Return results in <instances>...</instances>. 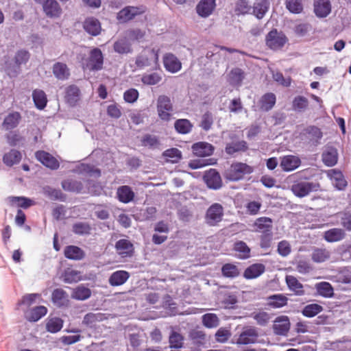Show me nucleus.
<instances>
[{
    "label": "nucleus",
    "mask_w": 351,
    "mask_h": 351,
    "mask_svg": "<svg viewBox=\"0 0 351 351\" xmlns=\"http://www.w3.org/2000/svg\"><path fill=\"white\" fill-rule=\"evenodd\" d=\"M253 171V167L245 163L234 162L226 170L225 177L231 181H238L241 180L245 175L252 173Z\"/></svg>",
    "instance_id": "f257e3e1"
},
{
    "label": "nucleus",
    "mask_w": 351,
    "mask_h": 351,
    "mask_svg": "<svg viewBox=\"0 0 351 351\" xmlns=\"http://www.w3.org/2000/svg\"><path fill=\"white\" fill-rule=\"evenodd\" d=\"M224 215V209L221 204L214 203L206 210L204 219L207 225L215 226L220 223Z\"/></svg>",
    "instance_id": "f03ea898"
},
{
    "label": "nucleus",
    "mask_w": 351,
    "mask_h": 351,
    "mask_svg": "<svg viewBox=\"0 0 351 351\" xmlns=\"http://www.w3.org/2000/svg\"><path fill=\"white\" fill-rule=\"evenodd\" d=\"M288 39L282 32L276 29H271L266 36V45L272 50H278L284 47Z\"/></svg>",
    "instance_id": "7ed1b4c3"
},
{
    "label": "nucleus",
    "mask_w": 351,
    "mask_h": 351,
    "mask_svg": "<svg viewBox=\"0 0 351 351\" xmlns=\"http://www.w3.org/2000/svg\"><path fill=\"white\" fill-rule=\"evenodd\" d=\"M173 110V104L170 97L167 95H160L157 99V112L159 118L168 121Z\"/></svg>",
    "instance_id": "20e7f679"
},
{
    "label": "nucleus",
    "mask_w": 351,
    "mask_h": 351,
    "mask_svg": "<svg viewBox=\"0 0 351 351\" xmlns=\"http://www.w3.org/2000/svg\"><path fill=\"white\" fill-rule=\"evenodd\" d=\"M319 187L318 182L302 181L293 184L291 191L295 196L303 197L308 195L311 192L317 191Z\"/></svg>",
    "instance_id": "39448f33"
},
{
    "label": "nucleus",
    "mask_w": 351,
    "mask_h": 351,
    "mask_svg": "<svg viewBox=\"0 0 351 351\" xmlns=\"http://www.w3.org/2000/svg\"><path fill=\"white\" fill-rule=\"evenodd\" d=\"M104 56L99 48H94L90 52L87 59L86 68L92 71H100L103 69Z\"/></svg>",
    "instance_id": "423d86ee"
},
{
    "label": "nucleus",
    "mask_w": 351,
    "mask_h": 351,
    "mask_svg": "<svg viewBox=\"0 0 351 351\" xmlns=\"http://www.w3.org/2000/svg\"><path fill=\"white\" fill-rule=\"evenodd\" d=\"M158 53L159 49L154 48L148 51V54L146 53V51L141 53L136 58L135 64L136 66L142 69L150 66L152 61L156 64H158L159 58Z\"/></svg>",
    "instance_id": "0eeeda50"
},
{
    "label": "nucleus",
    "mask_w": 351,
    "mask_h": 351,
    "mask_svg": "<svg viewBox=\"0 0 351 351\" xmlns=\"http://www.w3.org/2000/svg\"><path fill=\"white\" fill-rule=\"evenodd\" d=\"M216 8V0H200L195 7L198 16L202 18L210 16Z\"/></svg>",
    "instance_id": "6e6552de"
},
{
    "label": "nucleus",
    "mask_w": 351,
    "mask_h": 351,
    "mask_svg": "<svg viewBox=\"0 0 351 351\" xmlns=\"http://www.w3.org/2000/svg\"><path fill=\"white\" fill-rule=\"evenodd\" d=\"M114 247L117 254L122 258L131 257L134 252V245L130 240L125 239L117 241Z\"/></svg>",
    "instance_id": "1a4fd4ad"
},
{
    "label": "nucleus",
    "mask_w": 351,
    "mask_h": 351,
    "mask_svg": "<svg viewBox=\"0 0 351 351\" xmlns=\"http://www.w3.org/2000/svg\"><path fill=\"white\" fill-rule=\"evenodd\" d=\"M163 64L166 71L171 73H176L182 69L181 62L171 53H167L163 56Z\"/></svg>",
    "instance_id": "9d476101"
},
{
    "label": "nucleus",
    "mask_w": 351,
    "mask_h": 351,
    "mask_svg": "<svg viewBox=\"0 0 351 351\" xmlns=\"http://www.w3.org/2000/svg\"><path fill=\"white\" fill-rule=\"evenodd\" d=\"M204 180L210 189L217 190L222 186V180L219 173L214 169L206 171L204 176Z\"/></svg>",
    "instance_id": "9b49d317"
},
{
    "label": "nucleus",
    "mask_w": 351,
    "mask_h": 351,
    "mask_svg": "<svg viewBox=\"0 0 351 351\" xmlns=\"http://www.w3.org/2000/svg\"><path fill=\"white\" fill-rule=\"evenodd\" d=\"M22 117L20 112L12 111L6 114L2 123V128L10 131L17 128L21 121Z\"/></svg>",
    "instance_id": "f8f14e48"
},
{
    "label": "nucleus",
    "mask_w": 351,
    "mask_h": 351,
    "mask_svg": "<svg viewBox=\"0 0 351 351\" xmlns=\"http://www.w3.org/2000/svg\"><path fill=\"white\" fill-rule=\"evenodd\" d=\"M35 156L43 165L51 169H57L59 167V162L48 152L38 151L36 152Z\"/></svg>",
    "instance_id": "ddd939ff"
},
{
    "label": "nucleus",
    "mask_w": 351,
    "mask_h": 351,
    "mask_svg": "<svg viewBox=\"0 0 351 351\" xmlns=\"http://www.w3.org/2000/svg\"><path fill=\"white\" fill-rule=\"evenodd\" d=\"M290 328V322L287 316L282 315L276 318L273 326L274 332L278 335H286Z\"/></svg>",
    "instance_id": "4468645a"
},
{
    "label": "nucleus",
    "mask_w": 351,
    "mask_h": 351,
    "mask_svg": "<svg viewBox=\"0 0 351 351\" xmlns=\"http://www.w3.org/2000/svg\"><path fill=\"white\" fill-rule=\"evenodd\" d=\"M45 14L50 18H58L62 14V9L56 0H47L43 5Z\"/></svg>",
    "instance_id": "2eb2a0df"
},
{
    "label": "nucleus",
    "mask_w": 351,
    "mask_h": 351,
    "mask_svg": "<svg viewBox=\"0 0 351 351\" xmlns=\"http://www.w3.org/2000/svg\"><path fill=\"white\" fill-rule=\"evenodd\" d=\"M214 149V147L206 142H198L192 145L193 153L199 157L211 156Z\"/></svg>",
    "instance_id": "dca6fc26"
},
{
    "label": "nucleus",
    "mask_w": 351,
    "mask_h": 351,
    "mask_svg": "<svg viewBox=\"0 0 351 351\" xmlns=\"http://www.w3.org/2000/svg\"><path fill=\"white\" fill-rule=\"evenodd\" d=\"M280 165L283 171H291L300 166L301 160L298 156L288 155L281 158Z\"/></svg>",
    "instance_id": "f3484780"
},
{
    "label": "nucleus",
    "mask_w": 351,
    "mask_h": 351,
    "mask_svg": "<svg viewBox=\"0 0 351 351\" xmlns=\"http://www.w3.org/2000/svg\"><path fill=\"white\" fill-rule=\"evenodd\" d=\"M272 222V219L269 217H258L253 224L254 231L261 234L271 232L273 230Z\"/></svg>",
    "instance_id": "a211bd4d"
},
{
    "label": "nucleus",
    "mask_w": 351,
    "mask_h": 351,
    "mask_svg": "<svg viewBox=\"0 0 351 351\" xmlns=\"http://www.w3.org/2000/svg\"><path fill=\"white\" fill-rule=\"evenodd\" d=\"M83 27L88 34L94 36L99 35L101 30L100 22L94 17L86 19L83 23Z\"/></svg>",
    "instance_id": "6ab92c4d"
},
{
    "label": "nucleus",
    "mask_w": 351,
    "mask_h": 351,
    "mask_svg": "<svg viewBox=\"0 0 351 351\" xmlns=\"http://www.w3.org/2000/svg\"><path fill=\"white\" fill-rule=\"evenodd\" d=\"M258 332L254 328L245 329L239 335L237 343L247 345L254 343L256 341Z\"/></svg>",
    "instance_id": "aec40b11"
},
{
    "label": "nucleus",
    "mask_w": 351,
    "mask_h": 351,
    "mask_svg": "<svg viewBox=\"0 0 351 351\" xmlns=\"http://www.w3.org/2000/svg\"><path fill=\"white\" fill-rule=\"evenodd\" d=\"M269 8L268 0H255L252 10L253 14L258 19H262L267 12Z\"/></svg>",
    "instance_id": "412c9836"
},
{
    "label": "nucleus",
    "mask_w": 351,
    "mask_h": 351,
    "mask_svg": "<svg viewBox=\"0 0 351 351\" xmlns=\"http://www.w3.org/2000/svg\"><path fill=\"white\" fill-rule=\"evenodd\" d=\"M331 11V4L329 0H315L314 3V12L317 16L324 18L327 16Z\"/></svg>",
    "instance_id": "4be33fe9"
},
{
    "label": "nucleus",
    "mask_w": 351,
    "mask_h": 351,
    "mask_svg": "<svg viewBox=\"0 0 351 351\" xmlns=\"http://www.w3.org/2000/svg\"><path fill=\"white\" fill-rule=\"evenodd\" d=\"M244 78V71L237 67L232 69L227 75L228 82L234 87L240 86Z\"/></svg>",
    "instance_id": "5701e85b"
},
{
    "label": "nucleus",
    "mask_w": 351,
    "mask_h": 351,
    "mask_svg": "<svg viewBox=\"0 0 351 351\" xmlns=\"http://www.w3.org/2000/svg\"><path fill=\"white\" fill-rule=\"evenodd\" d=\"M322 161L328 167L335 165L338 160V152L336 148L333 147H326L323 152Z\"/></svg>",
    "instance_id": "b1692460"
},
{
    "label": "nucleus",
    "mask_w": 351,
    "mask_h": 351,
    "mask_svg": "<svg viewBox=\"0 0 351 351\" xmlns=\"http://www.w3.org/2000/svg\"><path fill=\"white\" fill-rule=\"evenodd\" d=\"M328 176L331 180L332 185L339 191L344 190L347 186V181L345 180L343 173L340 171L335 169L330 170Z\"/></svg>",
    "instance_id": "393cba45"
},
{
    "label": "nucleus",
    "mask_w": 351,
    "mask_h": 351,
    "mask_svg": "<svg viewBox=\"0 0 351 351\" xmlns=\"http://www.w3.org/2000/svg\"><path fill=\"white\" fill-rule=\"evenodd\" d=\"M129 278V272L124 270H118L110 275L108 282L111 286L117 287L123 285Z\"/></svg>",
    "instance_id": "a878e982"
},
{
    "label": "nucleus",
    "mask_w": 351,
    "mask_h": 351,
    "mask_svg": "<svg viewBox=\"0 0 351 351\" xmlns=\"http://www.w3.org/2000/svg\"><path fill=\"white\" fill-rule=\"evenodd\" d=\"M232 249L236 252L237 257L239 259L245 260L250 257L251 250L246 243L243 241H236Z\"/></svg>",
    "instance_id": "bb28decb"
},
{
    "label": "nucleus",
    "mask_w": 351,
    "mask_h": 351,
    "mask_svg": "<svg viewBox=\"0 0 351 351\" xmlns=\"http://www.w3.org/2000/svg\"><path fill=\"white\" fill-rule=\"evenodd\" d=\"M61 185L64 191L76 193H80L84 189L81 181L72 178L63 180Z\"/></svg>",
    "instance_id": "cd10ccee"
},
{
    "label": "nucleus",
    "mask_w": 351,
    "mask_h": 351,
    "mask_svg": "<svg viewBox=\"0 0 351 351\" xmlns=\"http://www.w3.org/2000/svg\"><path fill=\"white\" fill-rule=\"evenodd\" d=\"M47 313V308L44 306L32 308L25 313V318L32 322L38 321Z\"/></svg>",
    "instance_id": "c85d7f7f"
},
{
    "label": "nucleus",
    "mask_w": 351,
    "mask_h": 351,
    "mask_svg": "<svg viewBox=\"0 0 351 351\" xmlns=\"http://www.w3.org/2000/svg\"><path fill=\"white\" fill-rule=\"evenodd\" d=\"M52 71L54 76L59 80H66L70 75V71L65 63L56 62L53 65Z\"/></svg>",
    "instance_id": "c756f323"
},
{
    "label": "nucleus",
    "mask_w": 351,
    "mask_h": 351,
    "mask_svg": "<svg viewBox=\"0 0 351 351\" xmlns=\"http://www.w3.org/2000/svg\"><path fill=\"white\" fill-rule=\"evenodd\" d=\"M345 236L343 229L334 228L324 232V239L329 243H334L342 240Z\"/></svg>",
    "instance_id": "7c9ffc66"
},
{
    "label": "nucleus",
    "mask_w": 351,
    "mask_h": 351,
    "mask_svg": "<svg viewBox=\"0 0 351 351\" xmlns=\"http://www.w3.org/2000/svg\"><path fill=\"white\" fill-rule=\"evenodd\" d=\"M265 267L261 263H255L245 269L243 276L246 279H253L264 273Z\"/></svg>",
    "instance_id": "2f4dec72"
},
{
    "label": "nucleus",
    "mask_w": 351,
    "mask_h": 351,
    "mask_svg": "<svg viewBox=\"0 0 351 351\" xmlns=\"http://www.w3.org/2000/svg\"><path fill=\"white\" fill-rule=\"evenodd\" d=\"M80 90L75 85H71L66 89L65 99L70 106H74L80 99Z\"/></svg>",
    "instance_id": "473e14b6"
},
{
    "label": "nucleus",
    "mask_w": 351,
    "mask_h": 351,
    "mask_svg": "<svg viewBox=\"0 0 351 351\" xmlns=\"http://www.w3.org/2000/svg\"><path fill=\"white\" fill-rule=\"evenodd\" d=\"M43 194L51 200H58L65 202L66 195L63 193L60 189H54L49 186H45L43 188Z\"/></svg>",
    "instance_id": "72a5a7b5"
},
{
    "label": "nucleus",
    "mask_w": 351,
    "mask_h": 351,
    "mask_svg": "<svg viewBox=\"0 0 351 351\" xmlns=\"http://www.w3.org/2000/svg\"><path fill=\"white\" fill-rule=\"evenodd\" d=\"M118 199L124 204H127L133 200L134 193L129 186H121L118 188L117 192Z\"/></svg>",
    "instance_id": "f704fd0d"
},
{
    "label": "nucleus",
    "mask_w": 351,
    "mask_h": 351,
    "mask_svg": "<svg viewBox=\"0 0 351 351\" xmlns=\"http://www.w3.org/2000/svg\"><path fill=\"white\" fill-rule=\"evenodd\" d=\"M64 254L66 258L71 260H82L85 256L84 252L75 245H69L64 249Z\"/></svg>",
    "instance_id": "c9c22d12"
},
{
    "label": "nucleus",
    "mask_w": 351,
    "mask_h": 351,
    "mask_svg": "<svg viewBox=\"0 0 351 351\" xmlns=\"http://www.w3.org/2000/svg\"><path fill=\"white\" fill-rule=\"evenodd\" d=\"M91 296V290L80 285L73 289L71 298L77 300H86Z\"/></svg>",
    "instance_id": "e433bc0d"
},
{
    "label": "nucleus",
    "mask_w": 351,
    "mask_h": 351,
    "mask_svg": "<svg viewBox=\"0 0 351 351\" xmlns=\"http://www.w3.org/2000/svg\"><path fill=\"white\" fill-rule=\"evenodd\" d=\"M11 206L16 205L19 207L27 209L34 204V202L25 197L10 196L7 198Z\"/></svg>",
    "instance_id": "4c0bfd02"
},
{
    "label": "nucleus",
    "mask_w": 351,
    "mask_h": 351,
    "mask_svg": "<svg viewBox=\"0 0 351 351\" xmlns=\"http://www.w3.org/2000/svg\"><path fill=\"white\" fill-rule=\"evenodd\" d=\"M311 256L313 262L320 263L329 259L330 252L326 248L314 247Z\"/></svg>",
    "instance_id": "58836bf2"
},
{
    "label": "nucleus",
    "mask_w": 351,
    "mask_h": 351,
    "mask_svg": "<svg viewBox=\"0 0 351 351\" xmlns=\"http://www.w3.org/2000/svg\"><path fill=\"white\" fill-rule=\"evenodd\" d=\"M140 12L136 7H127L120 10L117 14V19L121 22H127L132 19Z\"/></svg>",
    "instance_id": "ea45409f"
},
{
    "label": "nucleus",
    "mask_w": 351,
    "mask_h": 351,
    "mask_svg": "<svg viewBox=\"0 0 351 351\" xmlns=\"http://www.w3.org/2000/svg\"><path fill=\"white\" fill-rule=\"evenodd\" d=\"M288 298L282 294H274L267 298V304L271 308H278L287 304Z\"/></svg>",
    "instance_id": "a19ab883"
},
{
    "label": "nucleus",
    "mask_w": 351,
    "mask_h": 351,
    "mask_svg": "<svg viewBox=\"0 0 351 351\" xmlns=\"http://www.w3.org/2000/svg\"><path fill=\"white\" fill-rule=\"evenodd\" d=\"M276 95L272 93H268L262 96L260 99V108L263 111L270 110L276 104Z\"/></svg>",
    "instance_id": "79ce46f5"
},
{
    "label": "nucleus",
    "mask_w": 351,
    "mask_h": 351,
    "mask_svg": "<svg viewBox=\"0 0 351 351\" xmlns=\"http://www.w3.org/2000/svg\"><path fill=\"white\" fill-rule=\"evenodd\" d=\"M22 158L21 152L16 149H11L5 153L3 157V161L7 166L12 167L18 164Z\"/></svg>",
    "instance_id": "37998d69"
},
{
    "label": "nucleus",
    "mask_w": 351,
    "mask_h": 351,
    "mask_svg": "<svg viewBox=\"0 0 351 351\" xmlns=\"http://www.w3.org/2000/svg\"><path fill=\"white\" fill-rule=\"evenodd\" d=\"M317 293L325 298H330L334 295V289L332 285L328 282H321L315 285Z\"/></svg>",
    "instance_id": "c03bdc74"
},
{
    "label": "nucleus",
    "mask_w": 351,
    "mask_h": 351,
    "mask_svg": "<svg viewBox=\"0 0 351 351\" xmlns=\"http://www.w3.org/2000/svg\"><path fill=\"white\" fill-rule=\"evenodd\" d=\"M286 282L289 289L297 295H303L304 294L302 284L295 277L287 276L286 277Z\"/></svg>",
    "instance_id": "a18cd8bd"
},
{
    "label": "nucleus",
    "mask_w": 351,
    "mask_h": 351,
    "mask_svg": "<svg viewBox=\"0 0 351 351\" xmlns=\"http://www.w3.org/2000/svg\"><path fill=\"white\" fill-rule=\"evenodd\" d=\"M113 49L115 52L119 54H125L132 52L131 44L125 38L117 40L114 43Z\"/></svg>",
    "instance_id": "49530a36"
},
{
    "label": "nucleus",
    "mask_w": 351,
    "mask_h": 351,
    "mask_svg": "<svg viewBox=\"0 0 351 351\" xmlns=\"http://www.w3.org/2000/svg\"><path fill=\"white\" fill-rule=\"evenodd\" d=\"M174 127L177 132L182 134H186L191 132L193 124L186 119H180L176 121Z\"/></svg>",
    "instance_id": "de8ad7c7"
},
{
    "label": "nucleus",
    "mask_w": 351,
    "mask_h": 351,
    "mask_svg": "<svg viewBox=\"0 0 351 351\" xmlns=\"http://www.w3.org/2000/svg\"><path fill=\"white\" fill-rule=\"evenodd\" d=\"M32 98L36 107L39 110L45 108L47 102L46 94L42 90H34L32 93Z\"/></svg>",
    "instance_id": "09e8293b"
},
{
    "label": "nucleus",
    "mask_w": 351,
    "mask_h": 351,
    "mask_svg": "<svg viewBox=\"0 0 351 351\" xmlns=\"http://www.w3.org/2000/svg\"><path fill=\"white\" fill-rule=\"evenodd\" d=\"M304 132L308 135V138L311 142L314 145L319 143V140L322 138V132L321 130L316 126H308Z\"/></svg>",
    "instance_id": "8fccbe9b"
},
{
    "label": "nucleus",
    "mask_w": 351,
    "mask_h": 351,
    "mask_svg": "<svg viewBox=\"0 0 351 351\" xmlns=\"http://www.w3.org/2000/svg\"><path fill=\"white\" fill-rule=\"evenodd\" d=\"M324 308L318 304L306 305L302 310V314L306 317H313L323 311Z\"/></svg>",
    "instance_id": "3c124183"
},
{
    "label": "nucleus",
    "mask_w": 351,
    "mask_h": 351,
    "mask_svg": "<svg viewBox=\"0 0 351 351\" xmlns=\"http://www.w3.org/2000/svg\"><path fill=\"white\" fill-rule=\"evenodd\" d=\"M247 149V143L244 141L228 143L226 146V152L232 155L236 152L245 151Z\"/></svg>",
    "instance_id": "603ef678"
},
{
    "label": "nucleus",
    "mask_w": 351,
    "mask_h": 351,
    "mask_svg": "<svg viewBox=\"0 0 351 351\" xmlns=\"http://www.w3.org/2000/svg\"><path fill=\"white\" fill-rule=\"evenodd\" d=\"M63 327V321L59 317H52L47 320L46 329L51 333L59 332Z\"/></svg>",
    "instance_id": "864d4df0"
},
{
    "label": "nucleus",
    "mask_w": 351,
    "mask_h": 351,
    "mask_svg": "<svg viewBox=\"0 0 351 351\" xmlns=\"http://www.w3.org/2000/svg\"><path fill=\"white\" fill-rule=\"evenodd\" d=\"M105 318L104 314L100 313H88L84 315L82 323L88 326H93L96 322L103 321Z\"/></svg>",
    "instance_id": "5fc2aeb1"
},
{
    "label": "nucleus",
    "mask_w": 351,
    "mask_h": 351,
    "mask_svg": "<svg viewBox=\"0 0 351 351\" xmlns=\"http://www.w3.org/2000/svg\"><path fill=\"white\" fill-rule=\"evenodd\" d=\"M285 5L292 14H300L303 11L302 0H286Z\"/></svg>",
    "instance_id": "6e6d98bb"
},
{
    "label": "nucleus",
    "mask_w": 351,
    "mask_h": 351,
    "mask_svg": "<svg viewBox=\"0 0 351 351\" xmlns=\"http://www.w3.org/2000/svg\"><path fill=\"white\" fill-rule=\"evenodd\" d=\"M161 80L162 76L158 73H145L141 77L143 84L149 86L156 85Z\"/></svg>",
    "instance_id": "4d7b16f0"
},
{
    "label": "nucleus",
    "mask_w": 351,
    "mask_h": 351,
    "mask_svg": "<svg viewBox=\"0 0 351 351\" xmlns=\"http://www.w3.org/2000/svg\"><path fill=\"white\" fill-rule=\"evenodd\" d=\"M252 6L248 0H237L235 3L234 12L237 15H245L250 13Z\"/></svg>",
    "instance_id": "13d9d810"
},
{
    "label": "nucleus",
    "mask_w": 351,
    "mask_h": 351,
    "mask_svg": "<svg viewBox=\"0 0 351 351\" xmlns=\"http://www.w3.org/2000/svg\"><path fill=\"white\" fill-rule=\"evenodd\" d=\"M221 272L223 276L234 278L239 275L238 267L232 263H226L222 266Z\"/></svg>",
    "instance_id": "bf43d9fd"
},
{
    "label": "nucleus",
    "mask_w": 351,
    "mask_h": 351,
    "mask_svg": "<svg viewBox=\"0 0 351 351\" xmlns=\"http://www.w3.org/2000/svg\"><path fill=\"white\" fill-rule=\"evenodd\" d=\"M202 323L206 328H212L219 325V319L214 313H206L202 316Z\"/></svg>",
    "instance_id": "052dcab7"
},
{
    "label": "nucleus",
    "mask_w": 351,
    "mask_h": 351,
    "mask_svg": "<svg viewBox=\"0 0 351 351\" xmlns=\"http://www.w3.org/2000/svg\"><path fill=\"white\" fill-rule=\"evenodd\" d=\"M52 300L58 306H62L66 300V293L62 289H56L51 295Z\"/></svg>",
    "instance_id": "680f3d73"
},
{
    "label": "nucleus",
    "mask_w": 351,
    "mask_h": 351,
    "mask_svg": "<svg viewBox=\"0 0 351 351\" xmlns=\"http://www.w3.org/2000/svg\"><path fill=\"white\" fill-rule=\"evenodd\" d=\"M91 228L88 223L77 222L73 224V231L75 234L79 235L89 234L90 233Z\"/></svg>",
    "instance_id": "e2e57ef3"
},
{
    "label": "nucleus",
    "mask_w": 351,
    "mask_h": 351,
    "mask_svg": "<svg viewBox=\"0 0 351 351\" xmlns=\"http://www.w3.org/2000/svg\"><path fill=\"white\" fill-rule=\"evenodd\" d=\"M308 105V99L304 96H297L293 101V108L295 111H304Z\"/></svg>",
    "instance_id": "0e129e2a"
},
{
    "label": "nucleus",
    "mask_w": 351,
    "mask_h": 351,
    "mask_svg": "<svg viewBox=\"0 0 351 351\" xmlns=\"http://www.w3.org/2000/svg\"><path fill=\"white\" fill-rule=\"evenodd\" d=\"M163 156L171 162H177L182 158V152L177 148H171L165 151Z\"/></svg>",
    "instance_id": "69168bd1"
},
{
    "label": "nucleus",
    "mask_w": 351,
    "mask_h": 351,
    "mask_svg": "<svg viewBox=\"0 0 351 351\" xmlns=\"http://www.w3.org/2000/svg\"><path fill=\"white\" fill-rule=\"evenodd\" d=\"M169 341L171 348H180L183 346V337L180 334L176 332H171L169 336Z\"/></svg>",
    "instance_id": "338daca9"
},
{
    "label": "nucleus",
    "mask_w": 351,
    "mask_h": 351,
    "mask_svg": "<svg viewBox=\"0 0 351 351\" xmlns=\"http://www.w3.org/2000/svg\"><path fill=\"white\" fill-rule=\"evenodd\" d=\"M142 145L155 148L159 145V141L157 136L152 134H145L141 140Z\"/></svg>",
    "instance_id": "774afa93"
}]
</instances>
